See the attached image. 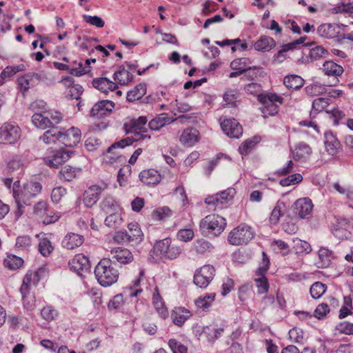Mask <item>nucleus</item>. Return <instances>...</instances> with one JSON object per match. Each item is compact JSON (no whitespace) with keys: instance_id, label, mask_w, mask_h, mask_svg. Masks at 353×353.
Segmentation results:
<instances>
[{"instance_id":"obj_1","label":"nucleus","mask_w":353,"mask_h":353,"mask_svg":"<svg viewBox=\"0 0 353 353\" xmlns=\"http://www.w3.org/2000/svg\"><path fill=\"white\" fill-rule=\"evenodd\" d=\"M94 275L102 287H109L115 283L119 276V270L115 264L107 258L102 259L95 266Z\"/></svg>"},{"instance_id":"obj_2","label":"nucleus","mask_w":353,"mask_h":353,"mask_svg":"<svg viewBox=\"0 0 353 353\" xmlns=\"http://www.w3.org/2000/svg\"><path fill=\"white\" fill-rule=\"evenodd\" d=\"M225 218L218 214H209L202 219L199 223L200 231L204 236H219L226 226Z\"/></svg>"},{"instance_id":"obj_3","label":"nucleus","mask_w":353,"mask_h":353,"mask_svg":"<svg viewBox=\"0 0 353 353\" xmlns=\"http://www.w3.org/2000/svg\"><path fill=\"white\" fill-rule=\"evenodd\" d=\"M41 190L42 185L37 181H28L23 185L17 203V211L15 212L17 218H19L23 213V204L26 205H30V201L36 197L41 192Z\"/></svg>"},{"instance_id":"obj_4","label":"nucleus","mask_w":353,"mask_h":353,"mask_svg":"<svg viewBox=\"0 0 353 353\" xmlns=\"http://www.w3.org/2000/svg\"><path fill=\"white\" fill-rule=\"evenodd\" d=\"M181 251V247L172 243L170 238L157 241L153 248V252L156 256L170 260L179 257Z\"/></svg>"},{"instance_id":"obj_5","label":"nucleus","mask_w":353,"mask_h":353,"mask_svg":"<svg viewBox=\"0 0 353 353\" xmlns=\"http://www.w3.org/2000/svg\"><path fill=\"white\" fill-rule=\"evenodd\" d=\"M258 101L263 104L260 110L264 118L275 116L279 112V105L275 103H283V98L276 93L259 94Z\"/></svg>"},{"instance_id":"obj_6","label":"nucleus","mask_w":353,"mask_h":353,"mask_svg":"<svg viewBox=\"0 0 353 353\" xmlns=\"http://www.w3.org/2000/svg\"><path fill=\"white\" fill-rule=\"evenodd\" d=\"M21 137V130L14 121L3 123L0 127V144L14 145Z\"/></svg>"},{"instance_id":"obj_7","label":"nucleus","mask_w":353,"mask_h":353,"mask_svg":"<svg viewBox=\"0 0 353 353\" xmlns=\"http://www.w3.org/2000/svg\"><path fill=\"white\" fill-rule=\"evenodd\" d=\"M254 236L255 232L252 227L241 223L230 232L228 241L234 245L247 244Z\"/></svg>"},{"instance_id":"obj_8","label":"nucleus","mask_w":353,"mask_h":353,"mask_svg":"<svg viewBox=\"0 0 353 353\" xmlns=\"http://www.w3.org/2000/svg\"><path fill=\"white\" fill-rule=\"evenodd\" d=\"M235 194L234 188H228L219 193L207 196L205 199V203L214 210L223 209L232 203Z\"/></svg>"},{"instance_id":"obj_9","label":"nucleus","mask_w":353,"mask_h":353,"mask_svg":"<svg viewBox=\"0 0 353 353\" xmlns=\"http://www.w3.org/2000/svg\"><path fill=\"white\" fill-rule=\"evenodd\" d=\"M214 275V268L211 265H204L195 271L194 283L201 288H205L212 281Z\"/></svg>"},{"instance_id":"obj_10","label":"nucleus","mask_w":353,"mask_h":353,"mask_svg":"<svg viewBox=\"0 0 353 353\" xmlns=\"http://www.w3.org/2000/svg\"><path fill=\"white\" fill-rule=\"evenodd\" d=\"M224 327L217 325H209L200 327L196 330V335L203 337L210 343H214L223 334Z\"/></svg>"},{"instance_id":"obj_11","label":"nucleus","mask_w":353,"mask_h":353,"mask_svg":"<svg viewBox=\"0 0 353 353\" xmlns=\"http://www.w3.org/2000/svg\"><path fill=\"white\" fill-rule=\"evenodd\" d=\"M72 150L59 149L52 152V156L45 158L46 163L50 167L57 168L68 161L74 154Z\"/></svg>"},{"instance_id":"obj_12","label":"nucleus","mask_w":353,"mask_h":353,"mask_svg":"<svg viewBox=\"0 0 353 353\" xmlns=\"http://www.w3.org/2000/svg\"><path fill=\"white\" fill-rule=\"evenodd\" d=\"M70 270H73L79 276H83L84 273L89 272L90 270V263L88 257L83 254H77L69 262Z\"/></svg>"},{"instance_id":"obj_13","label":"nucleus","mask_w":353,"mask_h":353,"mask_svg":"<svg viewBox=\"0 0 353 353\" xmlns=\"http://www.w3.org/2000/svg\"><path fill=\"white\" fill-rule=\"evenodd\" d=\"M81 139V132L76 127H71L70 128L61 131V143L68 148L75 147Z\"/></svg>"},{"instance_id":"obj_14","label":"nucleus","mask_w":353,"mask_h":353,"mask_svg":"<svg viewBox=\"0 0 353 353\" xmlns=\"http://www.w3.org/2000/svg\"><path fill=\"white\" fill-rule=\"evenodd\" d=\"M223 132L229 137L239 139L243 134V129L234 119H224L220 123Z\"/></svg>"},{"instance_id":"obj_15","label":"nucleus","mask_w":353,"mask_h":353,"mask_svg":"<svg viewBox=\"0 0 353 353\" xmlns=\"http://www.w3.org/2000/svg\"><path fill=\"white\" fill-rule=\"evenodd\" d=\"M114 108V103L110 100H101L96 103L90 110V116L96 118H103L110 114Z\"/></svg>"},{"instance_id":"obj_16","label":"nucleus","mask_w":353,"mask_h":353,"mask_svg":"<svg viewBox=\"0 0 353 353\" xmlns=\"http://www.w3.org/2000/svg\"><path fill=\"white\" fill-rule=\"evenodd\" d=\"M107 188V185L103 186L94 185L88 188L83 194V202L88 207H92L99 200L102 192Z\"/></svg>"},{"instance_id":"obj_17","label":"nucleus","mask_w":353,"mask_h":353,"mask_svg":"<svg viewBox=\"0 0 353 353\" xmlns=\"http://www.w3.org/2000/svg\"><path fill=\"white\" fill-rule=\"evenodd\" d=\"M139 177L143 184L150 187L158 185L161 181V174L155 169L143 170Z\"/></svg>"},{"instance_id":"obj_18","label":"nucleus","mask_w":353,"mask_h":353,"mask_svg":"<svg viewBox=\"0 0 353 353\" xmlns=\"http://www.w3.org/2000/svg\"><path fill=\"white\" fill-rule=\"evenodd\" d=\"M295 214L300 218H306L310 215L313 205L309 198H302L298 199L294 203Z\"/></svg>"},{"instance_id":"obj_19","label":"nucleus","mask_w":353,"mask_h":353,"mask_svg":"<svg viewBox=\"0 0 353 353\" xmlns=\"http://www.w3.org/2000/svg\"><path fill=\"white\" fill-rule=\"evenodd\" d=\"M112 258L121 264H128L133 261L134 256L127 248L118 247L110 251Z\"/></svg>"},{"instance_id":"obj_20","label":"nucleus","mask_w":353,"mask_h":353,"mask_svg":"<svg viewBox=\"0 0 353 353\" xmlns=\"http://www.w3.org/2000/svg\"><path fill=\"white\" fill-rule=\"evenodd\" d=\"M191 316V312L183 307H175L171 313L172 322L177 326H182Z\"/></svg>"},{"instance_id":"obj_21","label":"nucleus","mask_w":353,"mask_h":353,"mask_svg":"<svg viewBox=\"0 0 353 353\" xmlns=\"http://www.w3.org/2000/svg\"><path fill=\"white\" fill-rule=\"evenodd\" d=\"M92 84L94 88L105 94H108L109 91H114L118 88V85L114 82L106 77L94 79Z\"/></svg>"},{"instance_id":"obj_22","label":"nucleus","mask_w":353,"mask_h":353,"mask_svg":"<svg viewBox=\"0 0 353 353\" xmlns=\"http://www.w3.org/2000/svg\"><path fill=\"white\" fill-rule=\"evenodd\" d=\"M84 241V237L79 234L70 232L65 236L61 245L68 250H73L81 246Z\"/></svg>"},{"instance_id":"obj_23","label":"nucleus","mask_w":353,"mask_h":353,"mask_svg":"<svg viewBox=\"0 0 353 353\" xmlns=\"http://www.w3.org/2000/svg\"><path fill=\"white\" fill-rule=\"evenodd\" d=\"M312 154V148L305 143H299L292 150L293 159L296 161H306Z\"/></svg>"},{"instance_id":"obj_24","label":"nucleus","mask_w":353,"mask_h":353,"mask_svg":"<svg viewBox=\"0 0 353 353\" xmlns=\"http://www.w3.org/2000/svg\"><path fill=\"white\" fill-rule=\"evenodd\" d=\"M39 81L40 76L37 73H28L17 79V84L20 91L25 92L28 90L30 87L34 85V81Z\"/></svg>"},{"instance_id":"obj_25","label":"nucleus","mask_w":353,"mask_h":353,"mask_svg":"<svg viewBox=\"0 0 353 353\" xmlns=\"http://www.w3.org/2000/svg\"><path fill=\"white\" fill-rule=\"evenodd\" d=\"M113 78L121 85H127L133 81L134 76L124 65H119Z\"/></svg>"},{"instance_id":"obj_26","label":"nucleus","mask_w":353,"mask_h":353,"mask_svg":"<svg viewBox=\"0 0 353 353\" xmlns=\"http://www.w3.org/2000/svg\"><path fill=\"white\" fill-rule=\"evenodd\" d=\"M61 130L56 126H52V127H50V129L46 130L40 137L39 139L46 144L55 143L57 142H59L61 143Z\"/></svg>"},{"instance_id":"obj_27","label":"nucleus","mask_w":353,"mask_h":353,"mask_svg":"<svg viewBox=\"0 0 353 353\" xmlns=\"http://www.w3.org/2000/svg\"><path fill=\"white\" fill-rule=\"evenodd\" d=\"M174 121L167 113H161L157 115L151 121H150L148 125L151 130L158 131L167 124H170Z\"/></svg>"},{"instance_id":"obj_28","label":"nucleus","mask_w":353,"mask_h":353,"mask_svg":"<svg viewBox=\"0 0 353 353\" xmlns=\"http://www.w3.org/2000/svg\"><path fill=\"white\" fill-rule=\"evenodd\" d=\"M349 227L350 223L346 219H337L334 229H332V234L339 239L347 238L349 235L347 229Z\"/></svg>"},{"instance_id":"obj_29","label":"nucleus","mask_w":353,"mask_h":353,"mask_svg":"<svg viewBox=\"0 0 353 353\" xmlns=\"http://www.w3.org/2000/svg\"><path fill=\"white\" fill-rule=\"evenodd\" d=\"M276 46V42L270 37L262 35L253 44L254 48L259 52H269Z\"/></svg>"},{"instance_id":"obj_30","label":"nucleus","mask_w":353,"mask_h":353,"mask_svg":"<svg viewBox=\"0 0 353 353\" xmlns=\"http://www.w3.org/2000/svg\"><path fill=\"white\" fill-rule=\"evenodd\" d=\"M148 121L146 117L141 116L137 119H133L124 123V130L126 134H130L136 130L147 129L145 125Z\"/></svg>"},{"instance_id":"obj_31","label":"nucleus","mask_w":353,"mask_h":353,"mask_svg":"<svg viewBox=\"0 0 353 353\" xmlns=\"http://www.w3.org/2000/svg\"><path fill=\"white\" fill-rule=\"evenodd\" d=\"M100 208L105 214H111L115 212H119L120 205L112 196L108 195L101 202Z\"/></svg>"},{"instance_id":"obj_32","label":"nucleus","mask_w":353,"mask_h":353,"mask_svg":"<svg viewBox=\"0 0 353 353\" xmlns=\"http://www.w3.org/2000/svg\"><path fill=\"white\" fill-rule=\"evenodd\" d=\"M39 281L37 272L29 271L23 277L22 285L20 288V292H30L32 285L36 286Z\"/></svg>"},{"instance_id":"obj_33","label":"nucleus","mask_w":353,"mask_h":353,"mask_svg":"<svg viewBox=\"0 0 353 353\" xmlns=\"http://www.w3.org/2000/svg\"><path fill=\"white\" fill-rule=\"evenodd\" d=\"M199 132L194 128L185 130L180 137V141L186 146H192L199 141Z\"/></svg>"},{"instance_id":"obj_34","label":"nucleus","mask_w":353,"mask_h":353,"mask_svg":"<svg viewBox=\"0 0 353 353\" xmlns=\"http://www.w3.org/2000/svg\"><path fill=\"white\" fill-rule=\"evenodd\" d=\"M49 115V113L43 114L35 112L32 117V122L35 127L45 130L52 125Z\"/></svg>"},{"instance_id":"obj_35","label":"nucleus","mask_w":353,"mask_h":353,"mask_svg":"<svg viewBox=\"0 0 353 353\" xmlns=\"http://www.w3.org/2000/svg\"><path fill=\"white\" fill-rule=\"evenodd\" d=\"M147 91L145 83H140L127 92L126 99L129 102L138 101L143 97Z\"/></svg>"},{"instance_id":"obj_36","label":"nucleus","mask_w":353,"mask_h":353,"mask_svg":"<svg viewBox=\"0 0 353 353\" xmlns=\"http://www.w3.org/2000/svg\"><path fill=\"white\" fill-rule=\"evenodd\" d=\"M215 293H208L203 296H200L194 301L197 308L202 310L204 312L209 311L212 303L215 299Z\"/></svg>"},{"instance_id":"obj_37","label":"nucleus","mask_w":353,"mask_h":353,"mask_svg":"<svg viewBox=\"0 0 353 353\" xmlns=\"http://www.w3.org/2000/svg\"><path fill=\"white\" fill-rule=\"evenodd\" d=\"M127 234L130 243H139L143 240V232L137 223H130L128 225Z\"/></svg>"},{"instance_id":"obj_38","label":"nucleus","mask_w":353,"mask_h":353,"mask_svg":"<svg viewBox=\"0 0 353 353\" xmlns=\"http://www.w3.org/2000/svg\"><path fill=\"white\" fill-rule=\"evenodd\" d=\"M26 66L24 64H19L12 66H6L0 74V85H3L6 79L13 77L17 72L24 71Z\"/></svg>"},{"instance_id":"obj_39","label":"nucleus","mask_w":353,"mask_h":353,"mask_svg":"<svg viewBox=\"0 0 353 353\" xmlns=\"http://www.w3.org/2000/svg\"><path fill=\"white\" fill-rule=\"evenodd\" d=\"M81 172V168H74L67 165L61 168L59 172V176L61 180L71 181L75 179Z\"/></svg>"},{"instance_id":"obj_40","label":"nucleus","mask_w":353,"mask_h":353,"mask_svg":"<svg viewBox=\"0 0 353 353\" xmlns=\"http://www.w3.org/2000/svg\"><path fill=\"white\" fill-rule=\"evenodd\" d=\"M265 272H255L254 281L259 294H265L268 292L270 285L268 279L265 276Z\"/></svg>"},{"instance_id":"obj_41","label":"nucleus","mask_w":353,"mask_h":353,"mask_svg":"<svg viewBox=\"0 0 353 353\" xmlns=\"http://www.w3.org/2000/svg\"><path fill=\"white\" fill-rule=\"evenodd\" d=\"M304 79L296 74H289L283 79L284 85L288 89L299 90L304 85Z\"/></svg>"},{"instance_id":"obj_42","label":"nucleus","mask_w":353,"mask_h":353,"mask_svg":"<svg viewBox=\"0 0 353 353\" xmlns=\"http://www.w3.org/2000/svg\"><path fill=\"white\" fill-rule=\"evenodd\" d=\"M331 263V252L325 248H321L318 252V260L316 262L318 268H325L329 267Z\"/></svg>"},{"instance_id":"obj_43","label":"nucleus","mask_w":353,"mask_h":353,"mask_svg":"<svg viewBox=\"0 0 353 353\" xmlns=\"http://www.w3.org/2000/svg\"><path fill=\"white\" fill-rule=\"evenodd\" d=\"M285 210V204L283 202H277L273 208L269 221L272 225H276L280 220V218L284 214Z\"/></svg>"},{"instance_id":"obj_44","label":"nucleus","mask_w":353,"mask_h":353,"mask_svg":"<svg viewBox=\"0 0 353 353\" xmlns=\"http://www.w3.org/2000/svg\"><path fill=\"white\" fill-rule=\"evenodd\" d=\"M330 103V98L321 97L313 101L312 108L318 112L324 111L327 114H330L331 110L329 109Z\"/></svg>"},{"instance_id":"obj_45","label":"nucleus","mask_w":353,"mask_h":353,"mask_svg":"<svg viewBox=\"0 0 353 353\" xmlns=\"http://www.w3.org/2000/svg\"><path fill=\"white\" fill-rule=\"evenodd\" d=\"M250 64V59L243 57L233 60L230 63V67L233 70H240L242 72H245L251 69Z\"/></svg>"},{"instance_id":"obj_46","label":"nucleus","mask_w":353,"mask_h":353,"mask_svg":"<svg viewBox=\"0 0 353 353\" xmlns=\"http://www.w3.org/2000/svg\"><path fill=\"white\" fill-rule=\"evenodd\" d=\"M22 296L23 306L28 311H32L36 306L35 296L31 292H20Z\"/></svg>"},{"instance_id":"obj_47","label":"nucleus","mask_w":353,"mask_h":353,"mask_svg":"<svg viewBox=\"0 0 353 353\" xmlns=\"http://www.w3.org/2000/svg\"><path fill=\"white\" fill-rule=\"evenodd\" d=\"M194 249L197 254H203L213 249L211 243L203 239H197L194 243Z\"/></svg>"},{"instance_id":"obj_48","label":"nucleus","mask_w":353,"mask_h":353,"mask_svg":"<svg viewBox=\"0 0 353 353\" xmlns=\"http://www.w3.org/2000/svg\"><path fill=\"white\" fill-rule=\"evenodd\" d=\"M122 222L123 219L119 212L110 214L104 221L105 225L112 228H117L119 227Z\"/></svg>"},{"instance_id":"obj_49","label":"nucleus","mask_w":353,"mask_h":353,"mask_svg":"<svg viewBox=\"0 0 353 353\" xmlns=\"http://www.w3.org/2000/svg\"><path fill=\"white\" fill-rule=\"evenodd\" d=\"M352 314V299L350 296H344L343 298V305L341 306L339 318L344 319L347 317L348 315Z\"/></svg>"},{"instance_id":"obj_50","label":"nucleus","mask_w":353,"mask_h":353,"mask_svg":"<svg viewBox=\"0 0 353 353\" xmlns=\"http://www.w3.org/2000/svg\"><path fill=\"white\" fill-rule=\"evenodd\" d=\"M59 312L52 305H46L41 310V317L48 322H50L57 317Z\"/></svg>"},{"instance_id":"obj_51","label":"nucleus","mask_w":353,"mask_h":353,"mask_svg":"<svg viewBox=\"0 0 353 353\" xmlns=\"http://www.w3.org/2000/svg\"><path fill=\"white\" fill-rule=\"evenodd\" d=\"M327 287L321 282H315L312 285L310 292L313 299H319L326 291Z\"/></svg>"},{"instance_id":"obj_52","label":"nucleus","mask_w":353,"mask_h":353,"mask_svg":"<svg viewBox=\"0 0 353 353\" xmlns=\"http://www.w3.org/2000/svg\"><path fill=\"white\" fill-rule=\"evenodd\" d=\"M172 215V210L167 206L158 208L152 214V219L157 221H161Z\"/></svg>"},{"instance_id":"obj_53","label":"nucleus","mask_w":353,"mask_h":353,"mask_svg":"<svg viewBox=\"0 0 353 353\" xmlns=\"http://www.w3.org/2000/svg\"><path fill=\"white\" fill-rule=\"evenodd\" d=\"M302 181L303 176L299 173H295L280 180L279 184L283 187H286L292 185H296Z\"/></svg>"},{"instance_id":"obj_54","label":"nucleus","mask_w":353,"mask_h":353,"mask_svg":"<svg viewBox=\"0 0 353 353\" xmlns=\"http://www.w3.org/2000/svg\"><path fill=\"white\" fill-rule=\"evenodd\" d=\"M131 174V167L128 165L120 168L117 174V181L121 186L127 185L128 176Z\"/></svg>"},{"instance_id":"obj_55","label":"nucleus","mask_w":353,"mask_h":353,"mask_svg":"<svg viewBox=\"0 0 353 353\" xmlns=\"http://www.w3.org/2000/svg\"><path fill=\"white\" fill-rule=\"evenodd\" d=\"M4 263L10 269L14 270L20 268L23 265V261L21 257L11 255L5 259Z\"/></svg>"},{"instance_id":"obj_56","label":"nucleus","mask_w":353,"mask_h":353,"mask_svg":"<svg viewBox=\"0 0 353 353\" xmlns=\"http://www.w3.org/2000/svg\"><path fill=\"white\" fill-rule=\"evenodd\" d=\"M294 248L297 253L308 254L312 251L311 245L309 243L300 239L294 240Z\"/></svg>"},{"instance_id":"obj_57","label":"nucleus","mask_w":353,"mask_h":353,"mask_svg":"<svg viewBox=\"0 0 353 353\" xmlns=\"http://www.w3.org/2000/svg\"><path fill=\"white\" fill-rule=\"evenodd\" d=\"M168 345L173 353L188 352L187 347L174 339L169 340Z\"/></svg>"},{"instance_id":"obj_58","label":"nucleus","mask_w":353,"mask_h":353,"mask_svg":"<svg viewBox=\"0 0 353 353\" xmlns=\"http://www.w3.org/2000/svg\"><path fill=\"white\" fill-rule=\"evenodd\" d=\"M257 141L253 139H247L243 141L239 147V152L242 156H245L249 154L254 148Z\"/></svg>"},{"instance_id":"obj_59","label":"nucleus","mask_w":353,"mask_h":353,"mask_svg":"<svg viewBox=\"0 0 353 353\" xmlns=\"http://www.w3.org/2000/svg\"><path fill=\"white\" fill-rule=\"evenodd\" d=\"M223 157V154H218L215 158L210 160L206 165L203 167L205 174L208 176H210L214 169L219 163L220 159Z\"/></svg>"},{"instance_id":"obj_60","label":"nucleus","mask_w":353,"mask_h":353,"mask_svg":"<svg viewBox=\"0 0 353 353\" xmlns=\"http://www.w3.org/2000/svg\"><path fill=\"white\" fill-rule=\"evenodd\" d=\"M70 74L74 77H81L83 74H85L90 71V67L83 65L82 62L78 63L77 67L70 68Z\"/></svg>"},{"instance_id":"obj_61","label":"nucleus","mask_w":353,"mask_h":353,"mask_svg":"<svg viewBox=\"0 0 353 353\" xmlns=\"http://www.w3.org/2000/svg\"><path fill=\"white\" fill-rule=\"evenodd\" d=\"M83 19L87 23L96 26L97 28H103L105 25V22L102 18L98 16L84 14L83 15Z\"/></svg>"},{"instance_id":"obj_62","label":"nucleus","mask_w":353,"mask_h":353,"mask_svg":"<svg viewBox=\"0 0 353 353\" xmlns=\"http://www.w3.org/2000/svg\"><path fill=\"white\" fill-rule=\"evenodd\" d=\"M39 250L43 256H47L51 253L53 248L50 241L48 239L44 238L39 242Z\"/></svg>"},{"instance_id":"obj_63","label":"nucleus","mask_w":353,"mask_h":353,"mask_svg":"<svg viewBox=\"0 0 353 353\" xmlns=\"http://www.w3.org/2000/svg\"><path fill=\"white\" fill-rule=\"evenodd\" d=\"M336 13H346L353 18V2L348 3H341L336 6L333 9Z\"/></svg>"},{"instance_id":"obj_64","label":"nucleus","mask_w":353,"mask_h":353,"mask_svg":"<svg viewBox=\"0 0 353 353\" xmlns=\"http://www.w3.org/2000/svg\"><path fill=\"white\" fill-rule=\"evenodd\" d=\"M83 92V87L79 84H74L68 90L67 97L71 99H79Z\"/></svg>"}]
</instances>
